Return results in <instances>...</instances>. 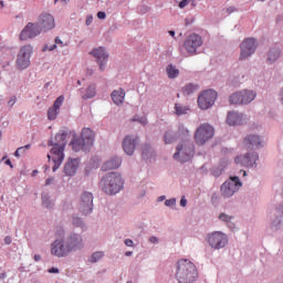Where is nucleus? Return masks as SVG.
<instances>
[{
    "mask_svg": "<svg viewBox=\"0 0 283 283\" xmlns=\"http://www.w3.org/2000/svg\"><path fill=\"white\" fill-rule=\"evenodd\" d=\"M198 277L199 273L195 263L186 259L177 261L175 279L178 283H193Z\"/></svg>",
    "mask_w": 283,
    "mask_h": 283,
    "instance_id": "f257e3e1",
    "label": "nucleus"
},
{
    "mask_svg": "<svg viewBox=\"0 0 283 283\" xmlns=\"http://www.w3.org/2000/svg\"><path fill=\"white\" fill-rule=\"evenodd\" d=\"M82 242L83 240L77 234L70 237L66 241L56 240L51 245V253L57 258H65L72 251L80 249Z\"/></svg>",
    "mask_w": 283,
    "mask_h": 283,
    "instance_id": "f03ea898",
    "label": "nucleus"
},
{
    "mask_svg": "<svg viewBox=\"0 0 283 283\" xmlns=\"http://www.w3.org/2000/svg\"><path fill=\"white\" fill-rule=\"evenodd\" d=\"M66 133H57L55 136V143L52 144L51 155H48L49 160H53V171L55 172L60 166L62 165L65 155H64V148L66 146Z\"/></svg>",
    "mask_w": 283,
    "mask_h": 283,
    "instance_id": "7ed1b4c3",
    "label": "nucleus"
},
{
    "mask_svg": "<svg viewBox=\"0 0 283 283\" xmlns=\"http://www.w3.org/2000/svg\"><path fill=\"white\" fill-rule=\"evenodd\" d=\"M95 142V133L91 128H84L82 130L81 137H75L71 142V146L75 153L81 150L87 151L90 150Z\"/></svg>",
    "mask_w": 283,
    "mask_h": 283,
    "instance_id": "20e7f679",
    "label": "nucleus"
},
{
    "mask_svg": "<svg viewBox=\"0 0 283 283\" xmlns=\"http://www.w3.org/2000/svg\"><path fill=\"white\" fill-rule=\"evenodd\" d=\"M101 185L108 196H113L123 189L124 180L118 172H111L103 177Z\"/></svg>",
    "mask_w": 283,
    "mask_h": 283,
    "instance_id": "39448f33",
    "label": "nucleus"
},
{
    "mask_svg": "<svg viewBox=\"0 0 283 283\" xmlns=\"http://www.w3.org/2000/svg\"><path fill=\"white\" fill-rule=\"evenodd\" d=\"M216 129L208 123L200 124L193 135L195 143L198 146L206 145L210 139L214 137Z\"/></svg>",
    "mask_w": 283,
    "mask_h": 283,
    "instance_id": "423d86ee",
    "label": "nucleus"
},
{
    "mask_svg": "<svg viewBox=\"0 0 283 283\" xmlns=\"http://www.w3.org/2000/svg\"><path fill=\"white\" fill-rule=\"evenodd\" d=\"M256 98V93L250 90H242L233 93L229 97L231 105H248Z\"/></svg>",
    "mask_w": 283,
    "mask_h": 283,
    "instance_id": "0eeeda50",
    "label": "nucleus"
},
{
    "mask_svg": "<svg viewBox=\"0 0 283 283\" xmlns=\"http://www.w3.org/2000/svg\"><path fill=\"white\" fill-rule=\"evenodd\" d=\"M195 155V147L192 144L184 143L176 147V153L174 154V159L180 163L189 161Z\"/></svg>",
    "mask_w": 283,
    "mask_h": 283,
    "instance_id": "6e6552de",
    "label": "nucleus"
},
{
    "mask_svg": "<svg viewBox=\"0 0 283 283\" xmlns=\"http://www.w3.org/2000/svg\"><path fill=\"white\" fill-rule=\"evenodd\" d=\"M242 187L240 177H230L229 180L224 181L221 186V193L224 198H231Z\"/></svg>",
    "mask_w": 283,
    "mask_h": 283,
    "instance_id": "1a4fd4ad",
    "label": "nucleus"
},
{
    "mask_svg": "<svg viewBox=\"0 0 283 283\" xmlns=\"http://www.w3.org/2000/svg\"><path fill=\"white\" fill-rule=\"evenodd\" d=\"M218 98V93L213 90L202 92L198 96V106L202 111H207L212 107Z\"/></svg>",
    "mask_w": 283,
    "mask_h": 283,
    "instance_id": "9d476101",
    "label": "nucleus"
},
{
    "mask_svg": "<svg viewBox=\"0 0 283 283\" xmlns=\"http://www.w3.org/2000/svg\"><path fill=\"white\" fill-rule=\"evenodd\" d=\"M240 61H245L249 56L255 54L258 50V42L254 38L245 39L240 45Z\"/></svg>",
    "mask_w": 283,
    "mask_h": 283,
    "instance_id": "9b49d317",
    "label": "nucleus"
},
{
    "mask_svg": "<svg viewBox=\"0 0 283 283\" xmlns=\"http://www.w3.org/2000/svg\"><path fill=\"white\" fill-rule=\"evenodd\" d=\"M31 54H32V46L30 44L21 48L17 57V69L19 71H24L29 67Z\"/></svg>",
    "mask_w": 283,
    "mask_h": 283,
    "instance_id": "f8f14e48",
    "label": "nucleus"
},
{
    "mask_svg": "<svg viewBox=\"0 0 283 283\" xmlns=\"http://www.w3.org/2000/svg\"><path fill=\"white\" fill-rule=\"evenodd\" d=\"M93 200L94 197L92 192H82V195H80L77 209L85 216L90 214L93 211Z\"/></svg>",
    "mask_w": 283,
    "mask_h": 283,
    "instance_id": "ddd939ff",
    "label": "nucleus"
},
{
    "mask_svg": "<svg viewBox=\"0 0 283 283\" xmlns=\"http://www.w3.org/2000/svg\"><path fill=\"white\" fill-rule=\"evenodd\" d=\"M202 45V38L199 34H190L184 42V49L188 54H197L198 48Z\"/></svg>",
    "mask_w": 283,
    "mask_h": 283,
    "instance_id": "4468645a",
    "label": "nucleus"
},
{
    "mask_svg": "<svg viewBox=\"0 0 283 283\" xmlns=\"http://www.w3.org/2000/svg\"><path fill=\"white\" fill-rule=\"evenodd\" d=\"M258 160H259V154L253 150H249V153H247L245 155L238 156L234 159L237 165H240L247 168L254 167Z\"/></svg>",
    "mask_w": 283,
    "mask_h": 283,
    "instance_id": "2eb2a0df",
    "label": "nucleus"
},
{
    "mask_svg": "<svg viewBox=\"0 0 283 283\" xmlns=\"http://www.w3.org/2000/svg\"><path fill=\"white\" fill-rule=\"evenodd\" d=\"M228 242V237L222 232L217 231L208 235V243L213 249H222Z\"/></svg>",
    "mask_w": 283,
    "mask_h": 283,
    "instance_id": "dca6fc26",
    "label": "nucleus"
},
{
    "mask_svg": "<svg viewBox=\"0 0 283 283\" xmlns=\"http://www.w3.org/2000/svg\"><path fill=\"white\" fill-rule=\"evenodd\" d=\"M42 29L39 23L29 22L20 33V41H28V39H35L39 36Z\"/></svg>",
    "mask_w": 283,
    "mask_h": 283,
    "instance_id": "f3484780",
    "label": "nucleus"
},
{
    "mask_svg": "<svg viewBox=\"0 0 283 283\" xmlns=\"http://www.w3.org/2000/svg\"><path fill=\"white\" fill-rule=\"evenodd\" d=\"M243 147L248 151H253L263 147V139L255 134H250L243 139Z\"/></svg>",
    "mask_w": 283,
    "mask_h": 283,
    "instance_id": "a211bd4d",
    "label": "nucleus"
},
{
    "mask_svg": "<svg viewBox=\"0 0 283 283\" xmlns=\"http://www.w3.org/2000/svg\"><path fill=\"white\" fill-rule=\"evenodd\" d=\"M90 54L97 60L99 71L104 72L109 56L105 49L103 46L96 48Z\"/></svg>",
    "mask_w": 283,
    "mask_h": 283,
    "instance_id": "6ab92c4d",
    "label": "nucleus"
},
{
    "mask_svg": "<svg viewBox=\"0 0 283 283\" xmlns=\"http://www.w3.org/2000/svg\"><path fill=\"white\" fill-rule=\"evenodd\" d=\"M247 122L243 114L238 112H229L227 116V123L229 126H240Z\"/></svg>",
    "mask_w": 283,
    "mask_h": 283,
    "instance_id": "aec40b11",
    "label": "nucleus"
},
{
    "mask_svg": "<svg viewBox=\"0 0 283 283\" xmlns=\"http://www.w3.org/2000/svg\"><path fill=\"white\" fill-rule=\"evenodd\" d=\"M39 25L41 30L42 29L44 31L51 30L55 27L54 18L49 13H44L39 18Z\"/></svg>",
    "mask_w": 283,
    "mask_h": 283,
    "instance_id": "412c9836",
    "label": "nucleus"
},
{
    "mask_svg": "<svg viewBox=\"0 0 283 283\" xmlns=\"http://www.w3.org/2000/svg\"><path fill=\"white\" fill-rule=\"evenodd\" d=\"M136 140L137 137L134 136H126V138H124V143L122 144V147H124V153H126V155L132 156L136 149Z\"/></svg>",
    "mask_w": 283,
    "mask_h": 283,
    "instance_id": "4be33fe9",
    "label": "nucleus"
},
{
    "mask_svg": "<svg viewBox=\"0 0 283 283\" xmlns=\"http://www.w3.org/2000/svg\"><path fill=\"white\" fill-rule=\"evenodd\" d=\"M78 167H80V159L71 158L64 166V172L67 177H72L76 174V170Z\"/></svg>",
    "mask_w": 283,
    "mask_h": 283,
    "instance_id": "5701e85b",
    "label": "nucleus"
},
{
    "mask_svg": "<svg viewBox=\"0 0 283 283\" xmlns=\"http://www.w3.org/2000/svg\"><path fill=\"white\" fill-rule=\"evenodd\" d=\"M122 165V159L118 157H114L109 160H107L103 166L102 169L104 171H109V170H114V169H118Z\"/></svg>",
    "mask_w": 283,
    "mask_h": 283,
    "instance_id": "b1692460",
    "label": "nucleus"
},
{
    "mask_svg": "<svg viewBox=\"0 0 283 283\" xmlns=\"http://www.w3.org/2000/svg\"><path fill=\"white\" fill-rule=\"evenodd\" d=\"M112 99H113L115 105H122L124 103V99H125V91L123 88L115 90L112 93Z\"/></svg>",
    "mask_w": 283,
    "mask_h": 283,
    "instance_id": "393cba45",
    "label": "nucleus"
},
{
    "mask_svg": "<svg viewBox=\"0 0 283 283\" xmlns=\"http://www.w3.org/2000/svg\"><path fill=\"white\" fill-rule=\"evenodd\" d=\"M166 73H167V76H168L169 80H175L179 76L180 71L175 65L169 64L166 67Z\"/></svg>",
    "mask_w": 283,
    "mask_h": 283,
    "instance_id": "a878e982",
    "label": "nucleus"
},
{
    "mask_svg": "<svg viewBox=\"0 0 283 283\" xmlns=\"http://www.w3.org/2000/svg\"><path fill=\"white\" fill-rule=\"evenodd\" d=\"M190 112V107L189 106H185L182 104L176 103L175 104V114L180 117L182 115H188Z\"/></svg>",
    "mask_w": 283,
    "mask_h": 283,
    "instance_id": "bb28decb",
    "label": "nucleus"
},
{
    "mask_svg": "<svg viewBox=\"0 0 283 283\" xmlns=\"http://www.w3.org/2000/svg\"><path fill=\"white\" fill-rule=\"evenodd\" d=\"M198 91V85L196 84H192V83H189L187 85H185L181 90L182 94L185 96H190L192 95L193 93H196Z\"/></svg>",
    "mask_w": 283,
    "mask_h": 283,
    "instance_id": "cd10ccee",
    "label": "nucleus"
},
{
    "mask_svg": "<svg viewBox=\"0 0 283 283\" xmlns=\"http://www.w3.org/2000/svg\"><path fill=\"white\" fill-rule=\"evenodd\" d=\"M280 59V50L272 49L268 53V63H275L276 60Z\"/></svg>",
    "mask_w": 283,
    "mask_h": 283,
    "instance_id": "c85d7f7f",
    "label": "nucleus"
},
{
    "mask_svg": "<svg viewBox=\"0 0 283 283\" xmlns=\"http://www.w3.org/2000/svg\"><path fill=\"white\" fill-rule=\"evenodd\" d=\"M95 95H96V86L91 85L87 87L86 93L83 95V99L85 101L92 99L95 97Z\"/></svg>",
    "mask_w": 283,
    "mask_h": 283,
    "instance_id": "c756f323",
    "label": "nucleus"
},
{
    "mask_svg": "<svg viewBox=\"0 0 283 283\" xmlns=\"http://www.w3.org/2000/svg\"><path fill=\"white\" fill-rule=\"evenodd\" d=\"M176 142V136L171 130H167L164 135V143L170 145Z\"/></svg>",
    "mask_w": 283,
    "mask_h": 283,
    "instance_id": "7c9ffc66",
    "label": "nucleus"
},
{
    "mask_svg": "<svg viewBox=\"0 0 283 283\" xmlns=\"http://www.w3.org/2000/svg\"><path fill=\"white\" fill-rule=\"evenodd\" d=\"M56 45H60V48H65V45H67V42H63L59 36H56L55 44H53L50 48L46 46V50H50V52H53V50H56Z\"/></svg>",
    "mask_w": 283,
    "mask_h": 283,
    "instance_id": "2f4dec72",
    "label": "nucleus"
},
{
    "mask_svg": "<svg viewBox=\"0 0 283 283\" xmlns=\"http://www.w3.org/2000/svg\"><path fill=\"white\" fill-rule=\"evenodd\" d=\"M59 114V109L55 107H50L48 111V118L49 120H55Z\"/></svg>",
    "mask_w": 283,
    "mask_h": 283,
    "instance_id": "473e14b6",
    "label": "nucleus"
},
{
    "mask_svg": "<svg viewBox=\"0 0 283 283\" xmlns=\"http://www.w3.org/2000/svg\"><path fill=\"white\" fill-rule=\"evenodd\" d=\"M42 205L46 209H50L53 206V201H50L48 195H42Z\"/></svg>",
    "mask_w": 283,
    "mask_h": 283,
    "instance_id": "72a5a7b5",
    "label": "nucleus"
},
{
    "mask_svg": "<svg viewBox=\"0 0 283 283\" xmlns=\"http://www.w3.org/2000/svg\"><path fill=\"white\" fill-rule=\"evenodd\" d=\"M64 103V96L61 95L56 98V101L54 102V105L52 106L53 108L60 111L61 106L63 105Z\"/></svg>",
    "mask_w": 283,
    "mask_h": 283,
    "instance_id": "f704fd0d",
    "label": "nucleus"
},
{
    "mask_svg": "<svg viewBox=\"0 0 283 283\" xmlns=\"http://www.w3.org/2000/svg\"><path fill=\"white\" fill-rule=\"evenodd\" d=\"M130 122H137V123L142 124L143 126H146L148 124V119L146 116H144V117L135 116V117H133V119H130Z\"/></svg>",
    "mask_w": 283,
    "mask_h": 283,
    "instance_id": "c9c22d12",
    "label": "nucleus"
},
{
    "mask_svg": "<svg viewBox=\"0 0 283 283\" xmlns=\"http://www.w3.org/2000/svg\"><path fill=\"white\" fill-rule=\"evenodd\" d=\"M104 256V253L103 252H96L93 254L92 256V262L93 263H96L98 260H101L102 258Z\"/></svg>",
    "mask_w": 283,
    "mask_h": 283,
    "instance_id": "e433bc0d",
    "label": "nucleus"
},
{
    "mask_svg": "<svg viewBox=\"0 0 283 283\" xmlns=\"http://www.w3.org/2000/svg\"><path fill=\"white\" fill-rule=\"evenodd\" d=\"M219 219H220L221 221H223V222H230V221L233 219V217H230V216H228V214H226V213H221V214L219 216Z\"/></svg>",
    "mask_w": 283,
    "mask_h": 283,
    "instance_id": "4c0bfd02",
    "label": "nucleus"
},
{
    "mask_svg": "<svg viewBox=\"0 0 283 283\" xmlns=\"http://www.w3.org/2000/svg\"><path fill=\"white\" fill-rule=\"evenodd\" d=\"M176 205V199H166L165 206L166 207H172Z\"/></svg>",
    "mask_w": 283,
    "mask_h": 283,
    "instance_id": "58836bf2",
    "label": "nucleus"
},
{
    "mask_svg": "<svg viewBox=\"0 0 283 283\" xmlns=\"http://www.w3.org/2000/svg\"><path fill=\"white\" fill-rule=\"evenodd\" d=\"M30 147H31L30 144H27V145H24V146H21L20 148H23V149H21L20 155H24V153H25L27 150H29Z\"/></svg>",
    "mask_w": 283,
    "mask_h": 283,
    "instance_id": "ea45409f",
    "label": "nucleus"
},
{
    "mask_svg": "<svg viewBox=\"0 0 283 283\" xmlns=\"http://www.w3.org/2000/svg\"><path fill=\"white\" fill-rule=\"evenodd\" d=\"M73 224H74L75 227H81V226H82V220L78 219V218H73Z\"/></svg>",
    "mask_w": 283,
    "mask_h": 283,
    "instance_id": "a19ab883",
    "label": "nucleus"
},
{
    "mask_svg": "<svg viewBox=\"0 0 283 283\" xmlns=\"http://www.w3.org/2000/svg\"><path fill=\"white\" fill-rule=\"evenodd\" d=\"M187 4H188V0H182V1L179 2L178 7L180 9H182V8L187 7Z\"/></svg>",
    "mask_w": 283,
    "mask_h": 283,
    "instance_id": "79ce46f5",
    "label": "nucleus"
},
{
    "mask_svg": "<svg viewBox=\"0 0 283 283\" xmlns=\"http://www.w3.org/2000/svg\"><path fill=\"white\" fill-rule=\"evenodd\" d=\"M98 19L104 20L106 18V13L104 11H99L97 13Z\"/></svg>",
    "mask_w": 283,
    "mask_h": 283,
    "instance_id": "37998d69",
    "label": "nucleus"
},
{
    "mask_svg": "<svg viewBox=\"0 0 283 283\" xmlns=\"http://www.w3.org/2000/svg\"><path fill=\"white\" fill-rule=\"evenodd\" d=\"M53 181H54V178H53V177L46 178V180H45V186H50L51 184H53Z\"/></svg>",
    "mask_w": 283,
    "mask_h": 283,
    "instance_id": "c03bdc74",
    "label": "nucleus"
},
{
    "mask_svg": "<svg viewBox=\"0 0 283 283\" xmlns=\"http://www.w3.org/2000/svg\"><path fill=\"white\" fill-rule=\"evenodd\" d=\"M15 96L11 97V99L8 102V105L12 107L15 104Z\"/></svg>",
    "mask_w": 283,
    "mask_h": 283,
    "instance_id": "a18cd8bd",
    "label": "nucleus"
},
{
    "mask_svg": "<svg viewBox=\"0 0 283 283\" xmlns=\"http://www.w3.org/2000/svg\"><path fill=\"white\" fill-rule=\"evenodd\" d=\"M180 206H181V207H186V206H187V199H186V197H181V199H180Z\"/></svg>",
    "mask_w": 283,
    "mask_h": 283,
    "instance_id": "49530a36",
    "label": "nucleus"
},
{
    "mask_svg": "<svg viewBox=\"0 0 283 283\" xmlns=\"http://www.w3.org/2000/svg\"><path fill=\"white\" fill-rule=\"evenodd\" d=\"M124 244H126V247H134V242L129 239L124 241Z\"/></svg>",
    "mask_w": 283,
    "mask_h": 283,
    "instance_id": "de8ad7c7",
    "label": "nucleus"
},
{
    "mask_svg": "<svg viewBox=\"0 0 283 283\" xmlns=\"http://www.w3.org/2000/svg\"><path fill=\"white\" fill-rule=\"evenodd\" d=\"M148 149H149V146L144 145V147H142V155H145Z\"/></svg>",
    "mask_w": 283,
    "mask_h": 283,
    "instance_id": "09e8293b",
    "label": "nucleus"
},
{
    "mask_svg": "<svg viewBox=\"0 0 283 283\" xmlns=\"http://www.w3.org/2000/svg\"><path fill=\"white\" fill-rule=\"evenodd\" d=\"M149 242L158 243V239L156 237H151V238H149Z\"/></svg>",
    "mask_w": 283,
    "mask_h": 283,
    "instance_id": "8fccbe9b",
    "label": "nucleus"
},
{
    "mask_svg": "<svg viewBox=\"0 0 283 283\" xmlns=\"http://www.w3.org/2000/svg\"><path fill=\"white\" fill-rule=\"evenodd\" d=\"M21 150H23V148H18L17 150H15V153H14V156L15 157H20V155H21Z\"/></svg>",
    "mask_w": 283,
    "mask_h": 283,
    "instance_id": "3c124183",
    "label": "nucleus"
},
{
    "mask_svg": "<svg viewBox=\"0 0 283 283\" xmlns=\"http://www.w3.org/2000/svg\"><path fill=\"white\" fill-rule=\"evenodd\" d=\"M235 11V8L234 7H230L227 9V12L228 13H233Z\"/></svg>",
    "mask_w": 283,
    "mask_h": 283,
    "instance_id": "603ef678",
    "label": "nucleus"
},
{
    "mask_svg": "<svg viewBox=\"0 0 283 283\" xmlns=\"http://www.w3.org/2000/svg\"><path fill=\"white\" fill-rule=\"evenodd\" d=\"M50 273H59V269L56 268H52L49 270Z\"/></svg>",
    "mask_w": 283,
    "mask_h": 283,
    "instance_id": "864d4df0",
    "label": "nucleus"
},
{
    "mask_svg": "<svg viewBox=\"0 0 283 283\" xmlns=\"http://www.w3.org/2000/svg\"><path fill=\"white\" fill-rule=\"evenodd\" d=\"M4 242H6V244H10L12 241H11V238L10 237H7L6 239H4Z\"/></svg>",
    "mask_w": 283,
    "mask_h": 283,
    "instance_id": "5fc2aeb1",
    "label": "nucleus"
},
{
    "mask_svg": "<svg viewBox=\"0 0 283 283\" xmlns=\"http://www.w3.org/2000/svg\"><path fill=\"white\" fill-rule=\"evenodd\" d=\"M280 101H281V103L283 104V88H282V91L280 92Z\"/></svg>",
    "mask_w": 283,
    "mask_h": 283,
    "instance_id": "6e6d98bb",
    "label": "nucleus"
},
{
    "mask_svg": "<svg viewBox=\"0 0 283 283\" xmlns=\"http://www.w3.org/2000/svg\"><path fill=\"white\" fill-rule=\"evenodd\" d=\"M94 74V70H87V75L92 76Z\"/></svg>",
    "mask_w": 283,
    "mask_h": 283,
    "instance_id": "4d7b16f0",
    "label": "nucleus"
},
{
    "mask_svg": "<svg viewBox=\"0 0 283 283\" xmlns=\"http://www.w3.org/2000/svg\"><path fill=\"white\" fill-rule=\"evenodd\" d=\"M34 260H35L36 262L40 261V260H41V255H39V254L34 255Z\"/></svg>",
    "mask_w": 283,
    "mask_h": 283,
    "instance_id": "13d9d810",
    "label": "nucleus"
},
{
    "mask_svg": "<svg viewBox=\"0 0 283 283\" xmlns=\"http://www.w3.org/2000/svg\"><path fill=\"white\" fill-rule=\"evenodd\" d=\"M6 165L10 166L12 168V163L10 161V159L6 160Z\"/></svg>",
    "mask_w": 283,
    "mask_h": 283,
    "instance_id": "bf43d9fd",
    "label": "nucleus"
},
{
    "mask_svg": "<svg viewBox=\"0 0 283 283\" xmlns=\"http://www.w3.org/2000/svg\"><path fill=\"white\" fill-rule=\"evenodd\" d=\"M170 36H176V32L175 31H168Z\"/></svg>",
    "mask_w": 283,
    "mask_h": 283,
    "instance_id": "052dcab7",
    "label": "nucleus"
},
{
    "mask_svg": "<svg viewBox=\"0 0 283 283\" xmlns=\"http://www.w3.org/2000/svg\"><path fill=\"white\" fill-rule=\"evenodd\" d=\"M38 175V170L34 169L33 172H32V177H35Z\"/></svg>",
    "mask_w": 283,
    "mask_h": 283,
    "instance_id": "680f3d73",
    "label": "nucleus"
},
{
    "mask_svg": "<svg viewBox=\"0 0 283 283\" xmlns=\"http://www.w3.org/2000/svg\"><path fill=\"white\" fill-rule=\"evenodd\" d=\"M91 22H92V18H88V19L86 20V24L88 25V24H91Z\"/></svg>",
    "mask_w": 283,
    "mask_h": 283,
    "instance_id": "e2e57ef3",
    "label": "nucleus"
},
{
    "mask_svg": "<svg viewBox=\"0 0 283 283\" xmlns=\"http://www.w3.org/2000/svg\"><path fill=\"white\" fill-rule=\"evenodd\" d=\"M133 254V252H126V256H130Z\"/></svg>",
    "mask_w": 283,
    "mask_h": 283,
    "instance_id": "0e129e2a",
    "label": "nucleus"
},
{
    "mask_svg": "<svg viewBox=\"0 0 283 283\" xmlns=\"http://www.w3.org/2000/svg\"><path fill=\"white\" fill-rule=\"evenodd\" d=\"M0 6H1V8H3V7H4V2H3V1H1V2H0Z\"/></svg>",
    "mask_w": 283,
    "mask_h": 283,
    "instance_id": "69168bd1",
    "label": "nucleus"
},
{
    "mask_svg": "<svg viewBox=\"0 0 283 283\" xmlns=\"http://www.w3.org/2000/svg\"><path fill=\"white\" fill-rule=\"evenodd\" d=\"M165 199V197H159V200L163 201Z\"/></svg>",
    "mask_w": 283,
    "mask_h": 283,
    "instance_id": "338daca9",
    "label": "nucleus"
},
{
    "mask_svg": "<svg viewBox=\"0 0 283 283\" xmlns=\"http://www.w3.org/2000/svg\"><path fill=\"white\" fill-rule=\"evenodd\" d=\"M126 283H133L132 281H128V282H126Z\"/></svg>",
    "mask_w": 283,
    "mask_h": 283,
    "instance_id": "774afa93",
    "label": "nucleus"
}]
</instances>
